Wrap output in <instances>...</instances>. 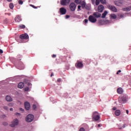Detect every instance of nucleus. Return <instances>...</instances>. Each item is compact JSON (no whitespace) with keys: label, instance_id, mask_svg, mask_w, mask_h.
<instances>
[{"label":"nucleus","instance_id":"1","mask_svg":"<svg viewBox=\"0 0 131 131\" xmlns=\"http://www.w3.org/2000/svg\"><path fill=\"white\" fill-rule=\"evenodd\" d=\"M33 119H34V116L32 114H29L26 117V121L27 122H31L33 121Z\"/></svg>","mask_w":131,"mask_h":131},{"label":"nucleus","instance_id":"2","mask_svg":"<svg viewBox=\"0 0 131 131\" xmlns=\"http://www.w3.org/2000/svg\"><path fill=\"white\" fill-rule=\"evenodd\" d=\"M93 118L95 121H98L100 119V115L98 112H94L93 113Z\"/></svg>","mask_w":131,"mask_h":131},{"label":"nucleus","instance_id":"3","mask_svg":"<svg viewBox=\"0 0 131 131\" xmlns=\"http://www.w3.org/2000/svg\"><path fill=\"white\" fill-rule=\"evenodd\" d=\"M70 10L71 12L75 11V10H76V5H75V3H72L70 4Z\"/></svg>","mask_w":131,"mask_h":131},{"label":"nucleus","instance_id":"4","mask_svg":"<svg viewBox=\"0 0 131 131\" xmlns=\"http://www.w3.org/2000/svg\"><path fill=\"white\" fill-rule=\"evenodd\" d=\"M75 66L76 68H78V69H81L83 67V64L82 63V62L78 60L75 64Z\"/></svg>","mask_w":131,"mask_h":131},{"label":"nucleus","instance_id":"5","mask_svg":"<svg viewBox=\"0 0 131 131\" xmlns=\"http://www.w3.org/2000/svg\"><path fill=\"white\" fill-rule=\"evenodd\" d=\"M118 101H119V103H121V104L125 103V102H126V97L120 96L119 97Z\"/></svg>","mask_w":131,"mask_h":131},{"label":"nucleus","instance_id":"6","mask_svg":"<svg viewBox=\"0 0 131 131\" xmlns=\"http://www.w3.org/2000/svg\"><path fill=\"white\" fill-rule=\"evenodd\" d=\"M89 20L91 23H96L97 22V18H96L93 15H90L89 17Z\"/></svg>","mask_w":131,"mask_h":131},{"label":"nucleus","instance_id":"7","mask_svg":"<svg viewBox=\"0 0 131 131\" xmlns=\"http://www.w3.org/2000/svg\"><path fill=\"white\" fill-rule=\"evenodd\" d=\"M18 123H19V121L17 119H15L12 122L10 126H11V127H15L16 125H18Z\"/></svg>","mask_w":131,"mask_h":131},{"label":"nucleus","instance_id":"8","mask_svg":"<svg viewBox=\"0 0 131 131\" xmlns=\"http://www.w3.org/2000/svg\"><path fill=\"white\" fill-rule=\"evenodd\" d=\"M108 8L111 10V11H112V12H114L115 13H116V12H117V8H116V7H115V6H114L108 5Z\"/></svg>","mask_w":131,"mask_h":131},{"label":"nucleus","instance_id":"9","mask_svg":"<svg viewBox=\"0 0 131 131\" xmlns=\"http://www.w3.org/2000/svg\"><path fill=\"white\" fill-rule=\"evenodd\" d=\"M70 3V0H61L60 1V5H61V6H67V5Z\"/></svg>","mask_w":131,"mask_h":131},{"label":"nucleus","instance_id":"10","mask_svg":"<svg viewBox=\"0 0 131 131\" xmlns=\"http://www.w3.org/2000/svg\"><path fill=\"white\" fill-rule=\"evenodd\" d=\"M17 66L20 70L24 69V64L21 61H18L17 62Z\"/></svg>","mask_w":131,"mask_h":131},{"label":"nucleus","instance_id":"11","mask_svg":"<svg viewBox=\"0 0 131 131\" xmlns=\"http://www.w3.org/2000/svg\"><path fill=\"white\" fill-rule=\"evenodd\" d=\"M59 12L61 15H65L67 12V10L63 7H61L59 9Z\"/></svg>","mask_w":131,"mask_h":131},{"label":"nucleus","instance_id":"12","mask_svg":"<svg viewBox=\"0 0 131 131\" xmlns=\"http://www.w3.org/2000/svg\"><path fill=\"white\" fill-rule=\"evenodd\" d=\"M19 38L20 39H28L29 38V36H28V34H25L20 35Z\"/></svg>","mask_w":131,"mask_h":131},{"label":"nucleus","instance_id":"13","mask_svg":"<svg viewBox=\"0 0 131 131\" xmlns=\"http://www.w3.org/2000/svg\"><path fill=\"white\" fill-rule=\"evenodd\" d=\"M103 11H104V6H103V5L99 6L98 7V11L99 13H102V12H103Z\"/></svg>","mask_w":131,"mask_h":131},{"label":"nucleus","instance_id":"14","mask_svg":"<svg viewBox=\"0 0 131 131\" xmlns=\"http://www.w3.org/2000/svg\"><path fill=\"white\" fill-rule=\"evenodd\" d=\"M25 107L26 110H29L30 109V104L28 102H25Z\"/></svg>","mask_w":131,"mask_h":131},{"label":"nucleus","instance_id":"15","mask_svg":"<svg viewBox=\"0 0 131 131\" xmlns=\"http://www.w3.org/2000/svg\"><path fill=\"white\" fill-rule=\"evenodd\" d=\"M93 16H94V17L96 18H100V17H101V13H99V12H94L93 13Z\"/></svg>","mask_w":131,"mask_h":131},{"label":"nucleus","instance_id":"16","mask_svg":"<svg viewBox=\"0 0 131 131\" xmlns=\"http://www.w3.org/2000/svg\"><path fill=\"white\" fill-rule=\"evenodd\" d=\"M14 20L15 22H20L22 21V19H21V16H20L19 15L16 16Z\"/></svg>","mask_w":131,"mask_h":131},{"label":"nucleus","instance_id":"17","mask_svg":"<svg viewBox=\"0 0 131 131\" xmlns=\"http://www.w3.org/2000/svg\"><path fill=\"white\" fill-rule=\"evenodd\" d=\"M6 100L7 102H12L13 101V98H12V97L9 95H7L6 97Z\"/></svg>","mask_w":131,"mask_h":131},{"label":"nucleus","instance_id":"18","mask_svg":"<svg viewBox=\"0 0 131 131\" xmlns=\"http://www.w3.org/2000/svg\"><path fill=\"white\" fill-rule=\"evenodd\" d=\"M117 92L119 95H121V94H122V93H123V90H122V88H119L117 89Z\"/></svg>","mask_w":131,"mask_h":131},{"label":"nucleus","instance_id":"19","mask_svg":"<svg viewBox=\"0 0 131 131\" xmlns=\"http://www.w3.org/2000/svg\"><path fill=\"white\" fill-rule=\"evenodd\" d=\"M24 88V82H19L18 84V89H23Z\"/></svg>","mask_w":131,"mask_h":131},{"label":"nucleus","instance_id":"20","mask_svg":"<svg viewBox=\"0 0 131 131\" xmlns=\"http://www.w3.org/2000/svg\"><path fill=\"white\" fill-rule=\"evenodd\" d=\"M121 113V112H120V110H116L115 112V115H116V116H119V115H120Z\"/></svg>","mask_w":131,"mask_h":131},{"label":"nucleus","instance_id":"21","mask_svg":"<svg viewBox=\"0 0 131 131\" xmlns=\"http://www.w3.org/2000/svg\"><path fill=\"white\" fill-rule=\"evenodd\" d=\"M80 5H81L82 9H84V8H85V5H86L85 2H84V1L81 2V3L80 4Z\"/></svg>","mask_w":131,"mask_h":131},{"label":"nucleus","instance_id":"22","mask_svg":"<svg viewBox=\"0 0 131 131\" xmlns=\"http://www.w3.org/2000/svg\"><path fill=\"white\" fill-rule=\"evenodd\" d=\"M131 10V6H129L128 7H126L123 9V11H130Z\"/></svg>","mask_w":131,"mask_h":131},{"label":"nucleus","instance_id":"23","mask_svg":"<svg viewBox=\"0 0 131 131\" xmlns=\"http://www.w3.org/2000/svg\"><path fill=\"white\" fill-rule=\"evenodd\" d=\"M107 14H108V12L105 11L104 13L102 14V18H105L106 16H107Z\"/></svg>","mask_w":131,"mask_h":131},{"label":"nucleus","instance_id":"24","mask_svg":"<svg viewBox=\"0 0 131 131\" xmlns=\"http://www.w3.org/2000/svg\"><path fill=\"white\" fill-rule=\"evenodd\" d=\"M111 17L112 18V19H116V18H117V16H116L115 14H112L111 15Z\"/></svg>","mask_w":131,"mask_h":131},{"label":"nucleus","instance_id":"25","mask_svg":"<svg viewBox=\"0 0 131 131\" xmlns=\"http://www.w3.org/2000/svg\"><path fill=\"white\" fill-rule=\"evenodd\" d=\"M82 0H75V4H77V5H80L81 4Z\"/></svg>","mask_w":131,"mask_h":131},{"label":"nucleus","instance_id":"26","mask_svg":"<svg viewBox=\"0 0 131 131\" xmlns=\"http://www.w3.org/2000/svg\"><path fill=\"white\" fill-rule=\"evenodd\" d=\"M115 5H116V6H118V7H120V6H121L120 3H119V1H115Z\"/></svg>","mask_w":131,"mask_h":131},{"label":"nucleus","instance_id":"27","mask_svg":"<svg viewBox=\"0 0 131 131\" xmlns=\"http://www.w3.org/2000/svg\"><path fill=\"white\" fill-rule=\"evenodd\" d=\"M9 8L11 10H13V9H14V4L13 3H10L9 4Z\"/></svg>","mask_w":131,"mask_h":131},{"label":"nucleus","instance_id":"28","mask_svg":"<svg viewBox=\"0 0 131 131\" xmlns=\"http://www.w3.org/2000/svg\"><path fill=\"white\" fill-rule=\"evenodd\" d=\"M19 28H20L21 29H24L25 28V25H20L19 26Z\"/></svg>","mask_w":131,"mask_h":131},{"label":"nucleus","instance_id":"29","mask_svg":"<svg viewBox=\"0 0 131 131\" xmlns=\"http://www.w3.org/2000/svg\"><path fill=\"white\" fill-rule=\"evenodd\" d=\"M103 23H104V21L102 20H100L98 21L99 25H103Z\"/></svg>","mask_w":131,"mask_h":131},{"label":"nucleus","instance_id":"30","mask_svg":"<svg viewBox=\"0 0 131 131\" xmlns=\"http://www.w3.org/2000/svg\"><path fill=\"white\" fill-rule=\"evenodd\" d=\"M100 2L103 5H105V4H106V0H100Z\"/></svg>","mask_w":131,"mask_h":131},{"label":"nucleus","instance_id":"31","mask_svg":"<svg viewBox=\"0 0 131 131\" xmlns=\"http://www.w3.org/2000/svg\"><path fill=\"white\" fill-rule=\"evenodd\" d=\"M30 7H32V8H33V9H37V8H39V7H36L34 6L33 5H30Z\"/></svg>","mask_w":131,"mask_h":131},{"label":"nucleus","instance_id":"32","mask_svg":"<svg viewBox=\"0 0 131 131\" xmlns=\"http://www.w3.org/2000/svg\"><path fill=\"white\" fill-rule=\"evenodd\" d=\"M99 4H100V1L96 0L95 4L96 5V6H99Z\"/></svg>","mask_w":131,"mask_h":131},{"label":"nucleus","instance_id":"33","mask_svg":"<svg viewBox=\"0 0 131 131\" xmlns=\"http://www.w3.org/2000/svg\"><path fill=\"white\" fill-rule=\"evenodd\" d=\"M81 6H80V5L78 6L77 11L78 12H79L80 11H81Z\"/></svg>","mask_w":131,"mask_h":131},{"label":"nucleus","instance_id":"34","mask_svg":"<svg viewBox=\"0 0 131 131\" xmlns=\"http://www.w3.org/2000/svg\"><path fill=\"white\" fill-rule=\"evenodd\" d=\"M118 2H119V3L120 4L121 6H122V5L123 4L124 1L123 0H119Z\"/></svg>","mask_w":131,"mask_h":131},{"label":"nucleus","instance_id":"35","mask_svg":"<svg viewBox=\"0 0 131 131\" xmlns=\"http://www.w3.org/2000/svg\"><path fill=\"white\" fill-rule=\"evenodd\" d=\"M18 4L19 5H23V1L22 0H19Z\"/></svg>","mask_w":131,"mask_h":131},{"label":"nucleus","instance_id":"36","mask_svg":"<svg viewBox=\"0 0 131 131\" xmlns=\"http://www.w3.org/2000/svg\"><path fill=\"white\" fill-rule=\"evenodd\" d=\"M29 91V87H26L25 88V92H28Z\"/></svg>","mask_w":131,"mask_h":131},{"label":"nucleus","instance_id":"37","mask_svg":"<svg viewBox=\"0 0 131 131\" xmlns=\"http://www.w3.org/2000/svg\"><path fill=\"white\" fill-rule=\"evenodd\" d=\"M79 131H85V130L84 129V128L81 127L80 128Z\"/></svg>","mask_w":131,"mask_h":131},{"label":"nucleus","instance_id":"38","mask_svg":"<svg viewBox=\"0 0 131 131\" xmlns=\"http://www.w3.org/2000/svg\"><path fill=\"white\" fill-rule=\"evenodd\" d=\"M36 108V105L35 104H33V109H34V110H35Z\"/></svg>","mask_w":131,"mask_h":131},{"label":"nucleus","instance_id":"39","mask_svg":"<svg viewBox=\"0 0 131 131\" xmlns=\"http://www.w3.org/2000/svg\"><path fill=\"white\" fill-rule=\"evenodd\" d=\"M3 108L5 110H8L9 109L7 106H4Z\"/></svg>","mask_w":131,"mask_h":131},{"label":"nucleus","instance_id":"40","mask_svg":"<svg viewBox=\"0 0 131 131\" xmlns=\"http://www.w3.org/2000/svg\"><path fill=\"white\" fill-rule=\"evenodd\" d=\"M3 125H5V126H6L7 125H8V123L6 122H4L3 123Z\"/></svg>","mask_w":131,"mask_h":131},{"label":"nucleus","instance_id":"41","mask_svg":"<svg viewBox=\"0 0 131 131\" xmlns=\"http://www.w3.org/2000/svg\"><path fill=\"white\" fill-rule=\"evenodd\" d=\"M15 115H16L17 116H20L21 114L19 113H16Z\"/></svg>","mask_w":131,"mask_h":131},{"label":"nucleus","instance_id":"42","mask_svg":"<svg viewBox=\"0 0 131 131\" xmlns=\"http://www.w3.org/2000/svg\"><path fill=\"white\" fill-rule=\"evenodd\" d=\"M61 81H62V80L61 79V78H58L57 79V82H61Z\"/></svg>","mask_w":131,"mask_h":131},{"label":"nucleus","instance_id":"43","mask_svg":"<svg viewBox=\"0 0 131 131\" xmlns=\"http://www.w3.org/2000/svg\"><path fill=\"white\" fill-rule=\"evenodd\" d=\"M52 57L53 58H56V57H57V55H56V54H53V55H52Z\"/></svg>","mask_w":131,"mask_h":131},{"label":"nucleus","instance_id":"44","mask_svg":"<svg viewBox=\"0 0 131 131\" xmlns=\"http://www.w3.org/2000/svg\"><path fill=\"white\" fill-rule=\"evenodd\" d=\"M4 53V51H3V50L0 49V54H3Z\"/></svg>","mask_w":131,"mask_h":131},{"label":"nucleus","instance_id":"45","mask_svg":"<svg viewBox=\"0 0 131 131\" xmlns=\"http://www.w3.org/2000/svg\"><path fill=\"white\" fill-rule=\"evenodd\" d=\"M84 21L85 23H88L89 20L88 19H85Z\"/></svg>","mask_w":131,"mask_h":131},{"label":"nucleus","instance_id":"46","mask_svg":"<svg viewBox=\"0 0 131 131\" xmlns=\"http://www.w3.org/2000/svg\"><path fill=\"white\" fill-rule=\"evenodd\" d=\"M119 17H120V18H123V15L120 14V16H119Z\"/></svg>","mask_w":131,"mask_h":131},{"label":"nucleus","instance_id":"47","mask_svg":"<svg viewBox=\"0 0 131 131\" xmlns=\"http://www.w3.org/2000/svg\"><path fill=\"white\" fill-rule=\"evenodd\" d=\"M126 114L128 115V113H129V111H128V110H127L126 111Z\"/></svg>","mask_w":131,"mask_h":131},{"label":"nucleus","instance_id":"48","mask_svg":"<svg viewBox=\"0 0 131 131\" xmlns=\"http://www.w3.org/2000/svg\"><path fill=\"white\" fill-rule=\"evenodd\" d=\"M70 16L69 15H66V18L67 19H68V18H70Z\"/></svg>","mask_w":131,"mask_h":131},{"label":"nucleus","instance_id":"49","mask_svg":"<svg viewBox=\"0 0 131 131\" xmlns=\"http://www.w3.org/2000/svg\"><path fill=\"white\" fill-rule=\"evenodd\" d=\"M19 110L20 111H24V110H23V108H19Z\"/></svg>","mask_w":131,"mask_h":131},{"label":"nucleus","instance_id":"50","mask_svg":"<svg viewBox=\"0 0 131 131\" xmlns=\"http://www.w3.org/2000/svg\"><path fill=\"white\" fill-rule=\"evenodd\" d=\"M113 110H114V111L116 110V107H114L113 108Z\"/></svg>","mask_w":131,"mask_h":131},{"label":"nucleus","instance_id":"51","mask_svg":"<svg viewBox=\"0 0 131 131\" xmlns=\"http://www.w3.org/2000/svg\"><path fill=\"white\" fill-rule=\"evenodd\" d=\"M52 76H54V73H51V77H52Z\"/></svg>","mask_w":131,"mask_h":131},{"label":"nucleus","instance_id":"52","mask_svg":"<svg viewBox=\"0 0 131 131\" xmlns=\"http://www.w3.org/2000/svg\"><path fill=\"white\" fill-rule=\"evenodd\" d=\"M7 2H8L9 3H11L12 2V0H7Z\"/></svg>","mask_w":131,"mask_h":131},{"label":"nucleus","instance_id":"53","mask_svg":"<svg viewBox=\"0 0 131 131\" xmlns=\"http://www.w3.org/2000/svg\"><path fill=\"white\" fill-rule=\"evenodd\" d=\"M98 127H101V124H99L98 125Z\"/></svg>","mask_w":131,"mask_h":131},{"label":"nucleus","instance_id":"54","mask_svg":"<svg viewBox=\"0 0 131 131\" xmlns=\"http://www.w3.org/2000/svg\"><path fill=\"white\" fill-rule=\"evenodd\" d=\"M10 111H13V108H10Z\"/></svg>","mask_w":131,"mask_h":131},{"label":"nucleus","instance_id":"55","mask_svg":"<svg viewBox=\"0 0 131 131\" xmlns=\"http://www.w3.org/2000/svg\"><path fill=\"white\" fill-rule=\"evenodd\" d=\"M95 0H93V5H95Z\"/></svg>","mask_w":131,"mask_h":131},{"label":"nucleus","instance_id":"56","mask_svg":"<svg viewBox=\"0 0 131 131\" xmlns=\"http://www.w3.org/2000/svg\"><path fill=\"white\" fill-rule=\"evenodd\" d=\"M119 73H120V72H121V70H119L118 71Z\"/></svg>","mask_w":131,"mask_h":131},{"label":"nucleus","instance_id":"57","mask_svg":"<svg viewBox=\"0 0 131 131\" xmlns=\"http://www.w3.org/2000/svg\"><path fill=\"white\" fill-rule=\"evenodd\" d=\"M117 74H119V72H117Z\"/></svg>","mask_w":131,"mask_h":131},{"label":"nucleus","instance_id":"58","mask_svg":"<svg viewBox=\"0 0 131 131\" xmlns=\"http://www.w3.org/2000/svg\"><path fill=\"white\" fill-rule=\"evenodd\" d=\"M9 15H11V13H9Z\"/></svg>","mask_w":131,"mask_h":131},{"label":"nucleus","instance_id":"59","mask_svg":"<svg viewBox=\"0 0 131 131\" xmlns=\"http://www.w3.org/2000/svg\"><path fill=\"white\" fill-rule=\"evenodd\" d=\"M4 116H6L5 115H4Z\"/></svg>","mask_w":131,"mask_h":131}]
</instances>
